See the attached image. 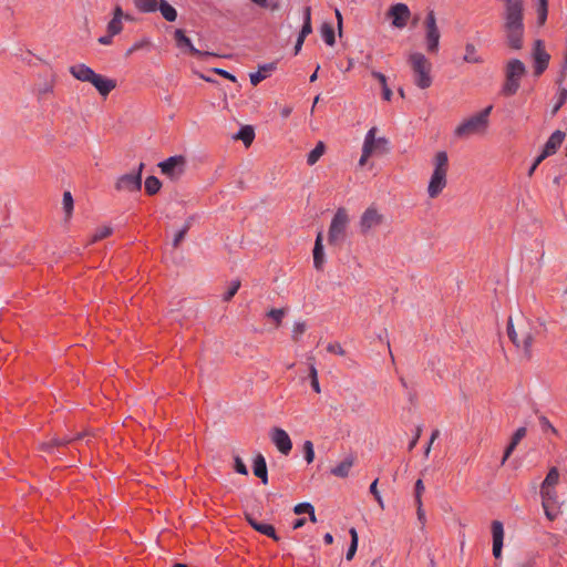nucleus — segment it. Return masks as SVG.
<instances>
[{
	"label": "nucleus",
	"instance_id": "obj_18",
	"mask_svg": "<svg viewBox=\"0 0 567 567\" xmlns=\"http://www.w3.org/2000/svg\"><path fill=\"white\" fill-rule=\"evenodd\" d=\"M493 534V555L495 558L502 556L503 540H504V528L503 524L498 520L492 523Z\"/></svg>",
	"mask_w": 567,
	"mask_h": 567
},
{
	"label": "nucleus",
	"instance_id": "obj_38",
	"mask_svg": "<svg viewBox=\"0 0 567 567\" xmlns=\"http://www.w3.org/2000/svg\"><path fill=\"white\" fill-rule=\"evenodd\" d=\"M547 13H548V1H543V0H539V3H538V9H537V19H538V23L540 25L545 24L546 20H547Z\"/></svg>",
	"mask_w": 567,
	"mask_h": 567
},
{
	"label": "nucleus",
	"instance_id": "obj_13",
	"mask_svg": "<svg viewBox=\"0 0 567 567\" xmlns=\"http://www.w3.org/2000/svg\"><path fill=\"white\" fill-rule=\"evenodd\" d=\"M532 58L534 60V73L539 76L548 66L550 55L545 50L544 41L536 40L532 51Z\"/></svg>",
	"mask_w": 567,
	"mask_h": 567
},
{
	"label": "nucleus",
	"instance_id": "obj_50",
	"mask_svg": "<svg viewBox=\"0 0 567 567\" xmlns=\"http://www.w3.org/2000/svg\"><path fill=\"white\" fill-rule=\"evenodd\" d=\"M81 437H82L81 434H79L76 437H70V436L56 437L52 441V444L55 446H62V445H65L74 440H79Z\"/></svg>",
	"mask_w": 567,
	"mask_h": 567
},
{
	"label": "nucleus",
	"instance_id": "obj_44",
	"mask_svg": "<svg viewBox=\"0 0 567 567\" xmlns=\"http://www.w3.org/2000/svg\"><path fill=\"white\" fill-rule=\"evenodd\" d=\"M285 315H286L285 309H271L267 313V317L272 319L276 322V324L279 326L281 323L282 318L285 317Z\"/></svg>",
	"mask_w": 567,
	"mask_h": 567
},
{
	"label": "nucleus",
	"instance_id": "obj_9",
	"mask_svg": "<svg viewBox=\"0 0 567 567\" xmlns=\"http://www.w3.org/2000/svg\"><path fill=\"white\" fill-rule=\"evenodd\" d=\"M425 43L429 53H436L440 47L441 33L436 24V18L433 10L426 14L425 21Z\"/></svg>",
	"mask_w": 567,
	"mask_h": 567
},
{
	"label": "nucleus",
	"instance_id": "obj_47",
	"mask_svg": "<svg viewBox=\"0 0 567 567\" xmlns=\"http://www.w3.org/2000/svg\"><path fill=\"white\" fill-rule=\"evenodd\" d=\"M546 517L549 520H554L559 514V505H547V507H543Z\"/></svg>",
	"mask_w": 567,
	"mask_h": 567
},
{
	"label": "nucleus",
	"instance_id": "obj_10",
	"mask_svg": "<svg viewBox=\"0 0 567 567\" xmlns=\"http://www.w3.org/2000/svg\"><path fill=\"white\" fill-rule=\"evenodd\" d=\"M144 164L141 163L136 173H128L120 176L115 183L118 192H136L142 187V171Z\"/></svg>",
	"mask_w": 567,
	"mask_h": 567
},
{
	"label": "nucleus",
	"instance_id": "obj_21",
	"mask_svg": "<svg viewBox=\"0 0 567 567\" xmlns=\"http://www.w3.org/2000/svg\"><path fill=\"white\" fill-rule=\"evenodd\" d=\"M70 73L79 81H82V82H91V80L93 79L94 74L96 72H94L90 66H87L86 64H75V65H72L70 68Z\"/></svg>",
	"mask_w": 567,
	"mask_h": 567
},
{
	"label": "nucleus",
	"instance_id": "obj_16",
	"mask_svg": "<svg viewBox=\"0 0 567 567\" xmlns=\"http://www.w3.org/2000/svg\"><path fill=\"white\" fill-rule=\"evenodd\" d=\"M174 38L176 40V44H177L178 48H187L189 50V52L193 55L197 56L198 59H204L206 56L213 55L209 52H205V51H200V50L196 49L193 45L190 39L188 37H186L184 31L181 30V29H177L175 31Z\"/></svg>",
	"mask_w": 567,
	"mask_h": 567
},
{
	"label": "nucleus",
	"instance_id": "obj_59",
	"mask_svg": "<svg viewBox=\"0 0 567 567\" xmlns=\"http://www.w3.org/2000/svg\"><path fill=\"white\" fill-rule=\"evenodd\" d=\"M424 489H425V487H424L423 481L422 480H417L415 482L414 495H422Z\"/></svg>",
	"mask_w": 567,
	"mask_h": 567
},
{
	"label": "nucleus",
	"instance_id": "obj_42",
	"mask_svg": "<svg viewBox=\"0 0 567 567\" xmlns=\"http://www.w3.org/2000/svg\"><path fill=\"white\" fill-rule=\"evenodd\" d=\"M309 378H310V383H311L312 389H313L317 393H320V392H321V389H320V384H319V380H318V371H317V369L315 368V365H311V367H310Z\"/></svg>",
	"mask_w": 567,
	"mask_h": 567
},
{
	"label": "nucleus",
	"instance_id": "obj_40",
	"mask_svg": "<svg viewBox=\"0 0 567 567\" xmlns=\"http://www.w3.org/2000/svg\"><path fill=\"white\" fill-rule=\"evenodd\" d=\"M112 234V228L110 226H102L95 230L92 236L91 243H95L109 237Z\"/></svg>",
	"mask_w": 567,
	"mask_h": 567
},
{
	"label": "nucleus",
	"instance_id": "obj_17",
	"mask_svg": "<svg viewBox=\"0 0 567 567\" xmlns=\"http://www.w3.org/2000/svg\"><path fill=\"white\" fill-rule=\"evenodd\" d=\"M102 96L109 95V93L116 87V81L113 79L105 78L99 73H95L90 82Z\"/></svg>",
	"mask_w": 567,
	"mask_h": 567
},
{
	"label": "nucleus",
	"instance_id": "obj_26",
	"mask_svg": "<svg viewBox=\"0 0 567 567\" xmlns=\"http://www.w3.org/2000/svg\"><path fill=\"white\" fill-rule=\"evenodd\" d=\"M540 496L543 507H547V505H559L555 488L540 486Z\"/></svg>",
	"mask_w": 567,
	"mask_h": 567
},
{
	"label": "nucleus",
	"instance_id": "obj_52",
	"mask_svg": "<svg viewBox=\"0 0 567 567\" xmlns=\"http://www.w3.org/2000/svg\"><path fill=\"white\" fill-rule=\"evenodd\" d=\"M327 351L330 352V353H334V354H338V355H344V350L343 348L341 347L340 343H329L328 347H327Z\"/></svg>",
	"mask_w": 567,
	"mask_h": 567
},
{
	"label": "nucleus",
	"instance_id": "obj_54",
	"mask_svg": "<svg viewBox=\"0 0 567 567\" xmlns=\"http://www.w3.org/2000/svg\"><path fill=\"white\" fill-rule=\"evenodd\" d=\"M566 100H567V90L566 89H560L558 103L554 107L553 112L556 113L561 107V105L566 102Z\"/></svg>",
	"mask_w": 567,
	"mask_h": 567
},
{
	"label": "nucleus",
	"instance_id": "obj_8",
	"mask_svg": "<svg viewBox=\"0 0 567 567\" xmlns=\"http://www.w3.org/2000/svg\"><path fill=\"white\" fill-rule=\"evenodd\" d=\"M349 220L346 208H338L328 231V240L330 244L334 245L344 239Z\"/></svg>",
	"mask_w": 567,
	"mask_h": 567
},
{
	"label": "nucleus",
	"instance_id": "obj_60",
	"mask_svg": "<svg viewBox=\"0 0 567 567\" xmlns=\"http://www.w3.org/2000/svg\"><path fill=\"white\" fill-rule=\"evenodd\" d=\"M392 94L393 93H392L391 89L388 86V84L382 85V95L385 101H390L392 97Z\"/></svg>",
	"mask_w": 567,
	"mask_h": 567
},
{
	"label": "nucleus",
	"instance_id": "obj_20",
	"mask_svg": "<svg viewBox=\"0 0 567 567\" xmlns=\"http://www.w3.org/2000/svg\"><path fill=\"white\" fill-rule=\"evenodd\" d=\"M249 525L260 534L271 537L274 540H279L276 530L272 525L258 522L251 515H246Z\"/></svg>",
	"mask_w": 567,
	"mask_h": 567
},
{
	"label": "nucleus",
	"instance_id": "obj_4",
	"mask_svg": "<svg viewBox=\"0 0 567 567\" xmlns=\"http://www.w3.org/2000/svg\"><path fill=\"white\" fill-rule=\"evenodd\" d=\"M493 105L486 106L478 113L465 118L454 131L457 137H468L472 135L485 134L489 126V115L492 113Z\"/></svg>",
	"mask_w": 567,
	"mask_h": 567
},
{
	"label": "nucleus",
	"instance_id": "obj_35",
	"mask_svg": "<svg viewBox=\"0 0 567 567\" xmlns=\"http://www.w3.org/2000/svg\"><path fill=\"white\" fill-rule=\"evenodd\" d=\"M558 482H559V472L556 467H551L549 470L547 476L545 477L542 486L555 488V486L558 484Z\"/></svg>",
	"mask_w": 567,
	"mask_h": 567
},
{
	"label": "nucleus",
	"instance_id": "obj_31",
	"mask_svg": "<svg viewBox=\"0 0 567 567\" xmlns=\"http://www.w3.org/2000/svg\"><path fill=\"white\" fill-rule=\"evenodd\" d=\"M311 32H312L311 9H310V7H307V8H305V11H303V25L299 33V37H302L303 39H306V37L309 35Z\"/></svg>",
	"mask_w": 567,
	"mask_h": 567
},
{
	"label": "nucleus",
	"instance_id": "obj_41",
	"mask_svg": "<svg viewBox=\"0 0 567 567\" xmlns=\"http://www.w3.org/2000/svg\"><path fill=\"white\" fill-rule=\"evenodd\" d=\"M123 29V23L121 19H112L107 24V32L111 33V35L118 34Z\"/></svg>",
	"mask_w": 567,
	"mask_h": 567
},
{
	"label": "nucleus",
	"instance_id": "obj_57",
	"mask_svg": "<svg viewBox=\"0 0 567 567\" xmlns=\"http://www.w3.org/2000/svg\"><path fill=\"white\" fill-rule=\"evenodd\" d=\"M113 18L114 19H121L123 20L124 18L125 19H130V16H125L122 8L120 6H116L115 9H114V14H113Z\"/></svg>",
	"mask_w": 567,
	"mask_h": 567
},
{
	"label": "nucleus",
	"instance_id": "obj_49",
	"mask_svg": "<svg viewBox=\"0 0 567 567\" xmlns=\"http://www.w3.org/2000/svg\"><path fill=\"white\" fill-rule=\"evenodd\" d=\"M188 229H189V223H187L179 231L176 233L174 240H173L174 247H177L179 245V243L185 238Z\"/></svg>",
	"mask_w": 567,
	"mask_h": 567
},
{
	"label": "nucleus",
	"instance_id": "obj_15",
	"mask_svg": "<svg viewBox=\"0 0 567 567\" xmlns=\"http://www.w3.org/2000/svg\"><path fill=\"white\" fill-rule=\"evenodd\" d=\"M383 223V215H381L375 208H368L360 218V229L363 234L370 229L380 226Z\"/></svg>",
	"mask_w": 567,
	"mask_h": 567
},
{
	"label": "nucleus",
	"instance_id": "obj_25",
	"mask_svg": "<svg viewBox=\"0 0 567 567\" xmlns=\"http://www.w3.org/2000/svg\"><path fill=\"white\" fill-rule=\"evenodd\" d=\"M275 69H276V63H269V64H265V65L260 66L257 72L250 74L251 84L252 85L259 84Z\"/></svg>",
	"mask_w": 567,
	"mask_h": 567
},
{
	"label": "nucleus",
	"instance_id": "obj_12",
	"mask_svg": "<svg viewBox=\"0 0 567 567\" xmlns=\"http://www.w3.org/2000/svg\"><path fill=\"white\" fill-rule=\"evenodd\" d=\"M185 165L186 161L184 156L177 155L168 157L167 159L161 162L158 164V167L161 168V172L164 175L168 176L172 179H175L184 174Z\"/></svg>",
	"mask_w": 567,
	"mask_h": 567
},
{
	"label": "nucleus",
	"instance_id": "obj_24",
	"mask_svg": "<svg viewBox=\"0 0 567 567\" xmlns=\"http://www.w3.org/2000/svg\"><path fill=\"white\" fill-rule=\"evenodd\" d=\"M526 433H527V430L524 426L516 430V432L514 433V435L512 437L509 445L505 450L504 457L502 460V464H504L506 462V460L513 453V451L515 450L517 444L520 442V440H523L526 436Z\"/></svg>",
	"mask_w": 567,
	"mask_h": 567
},
{
	"label": "nucleus",
	"instance_id": "obj_33",
	"mask_svg": "<svg viewBox=\"0 0 567 567\" xmlns=\"http://www.w3.org/2000/svg\"><path fill=\"white\" fill-rule=\"evenodd\" d=\"M321 37L328 45L332 47L334 44V30L330 23H323L321 25Z\"/></svg>",
	"mask_w": 567,
	"mask_h": 567
},
{
	"label": "nucleus",
	"instance_id": "obj_62",
	"mask_svg": "<svg viewBox=\"0 0 567 567\" xmlns=\"http://www.w3.org/2000/svg\"><path fill=\"white\" fill-rule=\"evenodd\" d=\"M416 514H417V519L419 522L421 523V526L422 528L424 527L425 525V522H426V518H425V512L423 508H417L416 509Z\"/></svg>",
	"mask_w": 567,
	"mask_h": 567
},
{
	"label": "nucleus",
	"instance_id": "obj_28",
	"mask_svg": "<svg viewBox=\"0 0 567 567\" xmlns=\"http://www.w3.org/2000/svg\"><path fill=\"white\" fill-rule=\"evenodd\" d=\"M255 138L254 127L250 125L243 126L235 135V140H240L246 146H249Z\"/></svg>",
	"mask_w": 567,
	"mask_h": 567
},
{
	"label": "nucleus",
	"instance_id": "obj_51",
	"mask_svg": "<svg viewBox=\"0 0 567 567\" xmlns=\"http://www.w3.org/2000/svg\"><path fill=\"white\" fill-rule=\"evenodd\" d=\"M235 470L239 474H243V475L248 474L247 466L245 465V463L243 462V460L239 456L235 457Z\"/></svg>",
	"mask_w": 567,
	"mask_h": 567
},
{
	"label": "nucleus",
	"instance_id": "obj_34",
	"mask_svg": "<svg viewBox=\"0 0 567 567\" xmlns=\"http://www.w3.org/2000/svg\"><path fill=\"white\" fill-rule=\"evenodd\" d=\"M349 534L351 536V543H350V546H349L347 555H346L347 560H351L354 557L355 551L358 549V542H359V537H358V533H357L355 528H353V527L350 528Z\"/></svg>",
	"mask_w": 567,
	"mask_h": 567
},
{
	"label": "nucleus",
	"instance_id": "obj_11",
	"mask_svg": "<svg viewBox=\"0 0 567 567\" xmlns=\"http://www.w3.org/2000/svg\"><path fill=\"white\" fill-rule=\"evenodd\" d=\"M386 17L391 20L392 27L403 29L411 18V11L405 3L399 2L389 8Z\"/></svg>",
	"mask_w": 567,
	"mask_h": 567
},
{
	"label": "nucleus",
	"instance_id": "obj_30",
	"mask_svg": "<svg viewBox=\"0 0 567 567\" xmlns=\"http://www.w3.org/2000/svg\"><path fill=\"white\" fill-rule=\"evenodd\" d=\"M463 60L468 63H482L483 60L480 55L476 53L475 45L472 43H467L465 45V54L463 56Z\"/></svg>",
	"mask_w": 567,
	"mask_h": 567
},
{
	"label": "nucleus",
	"instance_id": "obj_1",
	"mask_svg": "<svg viewBox=\"0 0 567 567\" xmlns=\"http://www.w3.org/2000/svg\"><path fill=\"white\" fill-rule=\"evenodd\" d=\"M504 19L508 47L514 50L522 49L524 37L523 0H506Z\"/></svg>",
	"mask_w": 567,
	"mask_h": 567
},
{
	"label": "nucleus",
	"instance_id": "obj_46",
	"mask_svg": "<svg viewBox=\"0 0 567 567\" xmlns=\"http://www.w3.org/2000/svg\"><path fill=\"white\" fill-rule=\"evenodd\" d=\"M239 287H240V281H238V280L233 281L230 284L227 292L223 297L224 301H229L237 293Z\"/></svg>",
	"mask_w": 567,
	"mask_h": 567
},
{
	"label": "nucleus",
	"instance_id": "obj_48",
	"mask_svg": "<svg viewBox=\"0 0 567 567\" xmlns=\"http://www.w3.org/2000/svg\"><path fill=\"white\" fill-rule=\"evenodd\" d=\"M312 508L313 506L310 503H300L295 506L293 512L297 515L308 514L309 512H312Z\"/></svg>",
	"mask_w": 567,
	"mask_h": 567
},
{
	"label": "nucleus",
	"instance_id": "obj_56",
	"mask_svg": "<svg viewBox=\"0 0 567 567\" xmlns=\"http://www.w3.org/2000/svg\"><path fill=\"white\" fill-rule=\"evenodd\" d=\"M421 433H422V426H421V425H419V426L416 427V430H415V435H414V437L412 439V441H411V442H410V444H409V451H412V450L415 447V445L417 444V441H419V439H420V436H421Z\"/></svg>",
	"mask_w": 567,
	"mask_h": 567
},
{
	"label": "nucleus",
	"instance_id": "obj_3",
	"mask_svg": "<svg viewBox=\"0 0 567 567\" xmlns=\"http://www.w3.org/2000/svg\"><path fill=\"white\" fill-rule=\"evenodd\" d=\"M449 157L446 152H437L433 158V173L431 175L427 195L430 198H436L447 184Z\"/></svg>",
	"mask_w": 567,
	"mask_h": 567
},
{
	"label": "nucleus",
	"instance_id": "obj_58",
	"mask_svg": "<svg viewBox=\"0 0 567 567\" xmlns=\"http://www.w3.org/2000/svg\"><path fill=\"white\" fill-rule=\"evenodd\" d=\"M371 74H372V76H373L374 79H377V80H378V82H380L381 86H382V85H384V84H386V78H385V75H384L383 73L378 72V71H372V73H371Z\"/></svg>",
	"mask_w": 567,
	"mask_h": 567
},
{
	"label": "nucleus",
	"instance_id": "obj_6",
	"mask_svg": "<svg viewBox=\"0 0 567 567\" xmlns=\"http://www.w3.org/2000/svg\"><path fill=\"white\" fill-rule=\"evenodd\" d=\"M525 73L526 66L520 60H509L506 64V81L502 87V93L506 96L514 95L518 91L520 86V79Z\"/></svg>",
	"mask_w": 567,
	"mask_h": 567
},
{
	"label": "nucleus",
	"instance_id": "obj_45",
	"mask_svg": "<svg viewBox=\"0 0 567 567\" xmlns=\"http://www.w3.org/2000/svg\"><path fill=\"white\" fill-rule=\"evenodd\" d=\"M37 92L40 97L52 93L53 92V82L52 81L43 82L42 84L39 85Z\"/></svg>",
	"mask_w": 567,
	"mask_h": 567
},
{
	"label": "nucleus",
	"instance_id": "obj_7",
	"mask_svg": "<svg viewBox=\"0 0 567 567\" xmlns=\"http://www.w3.org/2000/svg\"><path fill=\"white\" fill-rule=\"evenodd\" d=\"M377 127H372L367 132L364 136L362 154L359 159L360 166H364L369 157L373 154L388 152V140L385 137H377Z\"/></svg>",
	"mask_w": 567,
	"mask_h": 567
},
{
	"label": "nucleus",
	"instance_id": "obj_63",
	"mask_svg": "<svg viewBox=\"0 0 567 567\" xmlns=\"http://www.w3.org/2000/svg\"><path fill=\"white\" fill-rule=\"evenodd\" d=\"M114 35H111V33L107 32L106 35H103L101 38H99V42L103 45H110L112 43V38Z\"/></svg>",
	"mask_w": 567,
	"mask_h": 567
},
{
	"label": "nucleus",
	"instance_id": "obj_27",
	"mask_svg": "<svg viewBox=\"0 0 567 567\" xmlns=\"http://www.w3.org/2000/svg\"><path fill=\"white\" fill-rule=\"evenodd\" d=\"M354 457L350 456L342 461L339 465L331 470V473L338 477H347L351 467L353 466Z\"/></svg>",
	"mask_w": 567,
	"mask_h": 567
},
{
	"label": "nucleus",
	"instance_id": "obj_55",
	"mask_svg": "<svg viewBox=\"0 0 567 567\" xmlns=\"http://www.w3.org/2000/svg\"><path fill=\"white\" fill-rule=\"evenodd\" d=\"M539 422H540L542 429L544 431L550 430L553 433L557 434V430L551 425V423L549 422V420L547 417L540 416Z\"/></svg>",
	"mask_w": 567,
	"mask_h": 567
},
{
	"label": "nucleus",
	"instance_id": "obj_61",
	"mask_svg": "<svg viewBox=\"0 0 567 567\" xmlns=\"http://www.w3.org/2000/svg\"><path fill=\"white\" fill-rule=\"evenodd\" d=\"M215 72L230 81H236V78L233 74H230L229 72H227L223 69H215Z\"/></svg>",
	"mask_w": 567,
	"mask_h": 567
},
{
	"label": "nucleus",
	"instance_id": "obj_37",
	"mask_svg": "<svg viewBox=\"0 0 567 567\" xmlns=\"http://www.w3.org/2000/svg\"><path fill=\"white\" fill-rule=\"evenodd\" d=\"M162 183L155 176H148L145 181V190L148 195H155L161 189Z\"/></svg>",
	"mask_w": 567,
	"mask_h": 567
},
{
	"label": "nucleus",
	"instance_id": "obj_2",
	"mask_svg": "<svg viewBox=\"0 0 567 567\" xmlns=\"http://www.w3.org/2000/svg\"><path fill=\"white\" fill-rule=\"evenodd\" d=\"M536 333L537 329L528 318L520 316L516 319V323L513 322L512 318L508 319L507 334L515 347L522 350L527 359L532 355V347Z\"/></svg>",
	"mask_w": 567,
	"mask_h": 567
},
{
	"label": "nucleus",
	"instance_id": "obj_23",
	"mask_svg": "<svg viewBox=\"0 0 567 567\" xmlns=\"http://www.w3.org/2000/svg\"><path fill=\"white\" fill-rule=\"evenodd\" d=\"M254 474L261 480L264 484L268 483L267 464L261 454H258L254 460Z\"/></svg>",
	"mask_w": 567,
	"mask_h": 567
},
{
	"label": "nucleus",
	"instance_id": "obj_36",
	"mask_svg": "<svg viewBox=\"0 0 567 567\" xmlns=\"http://www.w3.org/2000/svg\"><path fill=\"white\" fill-rule=\"evenodd\" d=\"M323 142H319L316 147L308 154L307 163L309 165L316 164L324 153Z\"/></svg>",
	"mask_w": 567,
	"mask_h": 567
},
{
	"label": "nucleus",
	"instance_id": "obj_53",
	"mask_svg": "<svg viewBox=\"0 0 567 567\" xmlns=\"http://www.w3.org/2000/svg\"><path fill=\"white\" fill-rule=\"evenodd\" d=\"M305 331H306V323L305 322H297V323H295L293 329H292V337L295 339H297Z\"/></svg>",
	"mask_w": 567,
	"mask_h": 567
},
{
	"label": "nucleus",
	"instance_id": "obj_64",
	"mask_svg": "<svg viewBox=\"0 0 567 567\" xmlns=\"http://www.w3.org/2000/svg\"><path fill=\"white\" fill-rule=\"evenodd\" d=\"M303 42H305V39H303L302 37H298L297 42H296V44H295V54H298V53H299V51L301 50V47H302Z\"/></svg>",
	"mask_w": 567,
	"mask_h": 567
},
{
	"label": "nucleus",
	"instance_id": "obj_43",
	"mask_svg": "<svg viewBox=\"0 0 567 567\" xmlns=\"http://www.w3.org/2000/svg\"><path fill=\"white\" fill-rule=\"evenodd\" d=\"M303 452H305V460L308 464L313 462L315 458V451H313V444L310 441H306L303 443Z\"/></svg>",
	"mask_w": 567,
	"mask_h": 567
},
{
	"label": "nucleus",
	"instance_id": "obj_14",
	"mask_svg": "<svg viewBox=\"0 0 567 567\" xmlns=\"http://www.w3.org/2000/svg\"><path fill=\"white\" fill-rule=\"evenodd\" d=\"M270 440L281 454L288 455L290 453L292 449V442L285 430L280 427H274L270 431Z\"/></svg>",
	"mask_w": 567,
	"mask_h": 567
},
{
	"label": "nucleus",
	"instance_id": "obj_39",
	"mask_svg": "<svg viewBox=\"0 0 567 567\" xmlns=\"http://www.w3.org/2000/svg\"><path fill=\"white\" fill-rule=\"evenodd\" d=\"M62 204L66 215V219H69L73 210V197L70 192H64Z\"/></svg>",
	"mask_w": 567,
	"mask_h": 567
},
{
	"label": "nucleus",
	"instance_id": "obj_29",
	"mask_svg": "<svg viewBox=\"0 0 567 567\" xmlns=\"http://www.w3.org/2000/svg\"><path fill=\"white\" fill-rule=\"evenodd\" d=\"M157 9H159L163 18L169 22H173L176 20L177 18V12L176 10L167 3L166 0H163V2L159 3V6L157 4Z\"/></svg>",
	"mask_w": 567,
	"mask_h": 567
},
{
	"label": "nucleus",
	"instance_id": "obj_32",
	"mask_svg": "<svg viewBox=\"0 0 567 567\" xmlns=\"http://www.w3.org/2000/svg\"><path fill=\"white\" fill-rule=\"evenodd\" d=\"M135 7L141 12H155L157 10V0H133Z\"/></svg>",
	"mask_w": 567,
	"mask_h": 567
},
{
	"label": "nucleus",
	"instance_id": "obj_19",
	"mask_svg": "<svg viewBox=\"0 0 567 567\" xmlns=\"http://www.w3.org/2000/svg\"><path fill=\"white\" fill-rule=\"evenodd\" d=\"M565 140V133L563 131H555L548 138V141L546 142L545 146H544V150L543 152L545 153V155H553L557 152V150L559 148V146L561 145V143L564 142Z\"/></svg>",
	"mask_w": 567,
	"mask_h": 567
},
{
	"label": "nucleus",
	"instance_id": "obj_5",
	"mask_svg": "<svg viewBox=\"0 0 567 567\" xmlns=\"http://www.w3.org/2000/svg\"><path fill=\"white\" fill-rule=\"evenodd\" d=\"M408 63L413 74L414 84L422 90L429 89L433 82L430 60L421 52H412L409 54Z\"/></svg>",
	"mask_w": 567,
	"mask_h": 567
},
{
	"label": "nucleus",
	"instance_id": "obj_22",
	"mask_svg": "<svg viewBox=\"0 0 567 567\" xmlns=\"http://www.w3.org/2000/svg\"><path fill=\"white\" fill-rule=\"evenodd\" d=\"M324 262V252L322 245V231H319L316 238L315 248H313V265L316 269H321Z\"/></svg>",
	"mask_w": 567,
	"mask_h": 567
}]
</instances>
